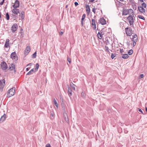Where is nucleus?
<instances>
[{
	"mask_svg": "<svg viewBox=\"0 0 147 147\" xmlns=\"http://www.w3.org/2000/svg\"><path fill=\"white\" fill-rule=\"evenodd\" d=\"M9 39H7L6 40L5 43H9Z\"/></svg>",
	"mask_w": 147,
	"mask_h": 147,
	"instance_id": "obj_43",
	"label": "nucleus"
},
{
	"mask_svg": "<svg viewBox=\"0 0 147 147\" xmlns=\"http://www.w3.org/2000/svg\"><path fill=\"white\" fill-rule=\"evenodd\" d=\"M100 23L102 25H104L106 24V21L105 19L103 18H100L99 20Z\"/></svg>",
	"mask_w": 147,
	"mask_h": 147,
	"instance_id": "obj_12",
	"label": "nucleus"
},
{
	"mask_svg": "<svg viewBox=\"0 0 147 147\" xmlns=\"http://www.w3.org/2000/svg\"><path fill=\"white\" fill-rule=\"evenodd\" d=\"M85 17H86L85 14H84L82 16V19H81L82 21L83 22L84 20L85 19Z\"/></svg>",
	"mask_w": 147,
	"mask_h": 147,
	"instance_id": "obj_30",
	"label": "nucleus"
},
{
	"mask_svg": "<svg viewBox=\"0 0 147 147\" xmlns=\"http://www.w3.org/2000/svg\"><path fill=\"white\" fill-rule=\"evenodd\" d=\"M36 52H34L32 55V57L33 58H36Z\"/></svg>",
	"mask_w": 147,
	"mask_h": 147,
	"instance_id": "obj_32",
	"label": "nucleus"
},
{
	"mask_svg": "<svg viewBox=\"0 0 147 147\" xmlns=\"http://www.w3.org/2000/svg\"><path fill=\"white\" fill-rule=\"evenodd\" d=\"M10 57L13 59H14L16 61L18 60V57L16 56V53L15 52H13L11 53Z\"/></svg>",
	"mask_w": 147,
	"mask_h": 147,
	"instance_id": "obj_7",
	"label": "nucleus"
},
{
	"mask_svg": "<svg viewBox=\"0 0 147 147\" xmlns=\"http://www.w3.org/2000/svg\"><path fill=\"white\" fill-rule=\"evenodd\" d=\"M30 67L29 68V67H28V68H26V71H29V69L30 68Z\"/></svg>",
	"mask_w": 147,
	"mask_h": 147,
	"instance_id": "obj_50",
	"label": "nucleus"
},
{
	"mask_svg": "<svg viewBox=\"0 0 147 147\" xmlns=\"http://www.w3.org/2000/svg\"><path fill=\"white\" fill-rule=\"evenodd\" d=\"M133 41V45L134 46H135L136 45V42H134V40H132Z\"/></svg>",
	"mask_w": 147,
	"mask_h": 147,
	"instance_id": "obj_46",
	"label": "nucleus"
},
{
	"mask_svg": "<svg viewBox=\"0 0 147 147\" xmlns=\"http://www.w3.org/2000/svg\"><path fill=\"white\" fill-rule=\"evenodd\" d=\"M32 63H29L27 65V66H31L32 65Z\"/></svg>",
	"mask_w": 147,
	"mask_h": 147,
	"instance_id": "obj_47",
	"label": "nucleus"
},
{
	"mask_svg": "<svg viewBox=\"0 0 147 147\" xmlns=\"http://www.w3.org/2000/svg\"><path fill=\"white\" fill-rule=\"evenodd\" d=\"M59 33L60 35H62L63 34V32L62 31H60V32Z\"/></svg>",
	"mask_w": 147,
	"mask_h": 147,
	"instance_id": "obj_48",
	"label": "nucleus"
},
{
	"mask_svg": "<svg viewBox=\"0 0 147 147\" xmlns=\"http://www.w3.org/2000/svg\"><path fill=\"white\" fill-rule=\"evenodd\" d=\"M74 5L75 6H77L78 5V3L77 2H75L74 3Z\"/></svg>",
	"mask_w": 147,
	"mask_h": 147,
	"instance_id": "obj_42",
	"label": "nucleus"
},
{
	"mask_svg": "<svg viewBox=\"0 0 147 147\" xmlns=\"http://www.w3.org/2000/svg\"><path fill=\"white\" fill-rule=\"evenodd\" d=\"M140 2H143V0H139Z\"/></svg>",
	"mask_w": 147,
	"mask_h": 147,
	"instance_id": "obj_57",
	"label": "nucleus"
},
{
	"mask_svg": "<svg viewBox=\"0 0 147 147\" xmlns=\"http://www.w3.org/2000/svg\"><path fill=\"white\" fill-rule=\"evenodd\" d=\"M129 1L131 3H133V1H132V0H129Z\"/></svg>",
	"mask_w": 147,
	"mask_h": 147,
	"instance_id": "obj_58",
	"label": "nucleus"
},
{
	"mask_svg": "<svg viewBox=\"0 0 147 147\" xmlns=\"http://www.w3.org/2000/svg\"><path fill=\"white\" fill-rule=\"evenodd\" d=\"M129 11H128V9H125V8H123L122 11L123 15H127L129 14Z\"/></svg>",
	"mask_w": 147,
	"mask_h": 147,
	"instance_id": "obj_13",
	"label": "nucleus"
},
{
	"mask_svg": "<svg viewBox=\"0 0 147 147\" xmlns=\"http://www.w3.org/2000/svg\"><path fill=\"white\" fill-rule=\"evenodd\" d=\"M54 104L55 105L56 107L58 108V103H57V102L56 100H55V99H54Z\"/></svg>",
	"mask_w": 147,
	"mask_h": 147,
	"instance_id": "obj_27",
	"label": "nucleus"
},
{
	"mask_svg": "<svg viewBox=\"0 0 147 147\" xmlns=\"http://www.w3.org/2000/svg\"><path fill=\"white\" fill-rule=\"evenodd\" d=\"M133 16L131 15H130L129 16H128L127 18V19L129 21V23L130 24V25L131 26L133 25L134 23L133 21Z\"/></svg>",
	"mask_w": 147,
	"mask_h": 147,
	"instance_id": "obj_5",
	"label": "nucleus"
},
{
	"mask_svg": "<svg viewBox=\"0 0 147 147\" xmlns=\"http://www.w3.org/2000/svg\"><path fill=\"white\" fill-rule=\"evenodd\" d=\"M86 11L88 13H89L90 12V7L88 5H86Z\"/></svg>",
	"mask_w": 147,
	"mask_h": 147,
	"instance_id": "obj_21",
	"label": "nucleus"
},
{
	"mask_svg": "<svg viewBox=\"0 0 147 147\" xmlns=\"http://www.w3.org/2000/svg\"><path fill=\"white\" fill-rule=\"evenodd\" d=\"M105 50L106 51V52H107L110 53L109 51V48L108 47H107V46H105Z\"/></svg>",
	"mask_w": 147,
	"mask_h": 147,
	"instance_id": "obj_34",
	"label": "nucleus"
},
{
	"mask_svg": "<svg viewBox=\"0 0 147 147\" xmlns=\"http://www.w3.org/2000/svg\"><path fill=\"white\" fill-rule=\"evenodd\" d=\"M24 11H22L21 13V14H20V15L21 16V18L22 20L24 19Z\"/></svg>",
	"mask_w": 147,
	"mask_h": 147,
	"instance_id": "obj_25",
	"label": "nucleus"
},
{
	"mask_svg": "<svg viewBox=\"0 0 147 147\" xmlns=\"http://www.w3.org/2000/svg\"><path fill=\"white\" fill-rule=\"evenodd\" d=\"M115 57V54H114L113 53H111V58L112 59H113Z\"/></svg>",
	"mask_w": 147,
	"mask_h": 147,
	"instance_id": "obj_36",
	"label": "nucleus"
},
{
	"mask_svg": "<svg viewBox=\"0 0 147 147\" xmlns=\"http://www.w3.org/2000/svg\"><path fill=\"white\" fill-rule=\"evenodd\" d=\"M39 64L38 63H37L36 64L35 67H36L35 69H34V72H36L38 71V70L39 68Z\"/></svg>",
	"mask_w": 147,
	"mask_h": 147,
	"instance_id": "obj_23",
	"label": "nucleus"
},
{
	"mask_svg": "<svg viewBox=\"0 0 147 147\" xmlns=\"http://www.w3.org/2000/svg\"><path fill=\"white\" fill-rule=\"evenodd\" d=\"M119 0L121 1H124V0Z\"/></svg>",
	"mask_w": 147,
	"mask_h": 147,
	"instance_id": "obj_60",
	"label": "nucleus"
},
{
	"mask_svg": "<svg viewBox=\"0 0 147 147\" xmlns=\"http://www.w3.org/2000/svg\"><path fill=\"white\" fill-rule=\"evenodd\" d=\"M95 0H90L89 1L91 2H93Z\"/></svg>",
	"mask_w": 147,
	"mask_h": 147,
	"instance_id": "obj_53",
	"label": "nucleus"
},
{
	"mask_svg": "<svg viewBox=\"0 0 147 147\" xmlns=\"http://www.w3.org/2000/svg\"><path fill=\"white\" fill-rule=\"evenodd\" d=\"M67 64L68 65H69L68 63H67Z\"/></svg>",
	"mask_w": 147,
	"mask_h": 147,
	"instance_id": "obj_64",
	"label": "nucleus"
},
{
	"mask_svg": "<svg viewBox=\"0 0 147 147\" xmlns=\"http://www.w3.org/2000/svg\"><path fill=\"white\" fill-rule=\"evenodd\" d=\"M67 6H68L67 5H66L65 7V8H67Z\"/></svg>",
	"mask_w": 147,
	"mask_h": 147,
	"instance_id": "obj_61",
	"label": "nucleus"
},
{
	"mask_svg": "<svg viewBox=\"0 0 147 147\" xmlns=\"http://www.w3.org/2000/svg\"><path fill=\"white\" fill-rule=\"evenodd\" d=\"M92 25L94 29L95 30L96 29V25L95 21L94 19H92Z\"/></svg>",
	"mask_w": 147,
	"mask_h": 147,
	"instance_id": "obj_16",
	"label": "nucleus"
},
{
	"mask_svg": "<svg viewBox=\"0 0 147 147\" xmlns=\"http://www.w3.org/2000/svg\"><path fill=\"white\" fill-rule=\"evenodd\" d=\"M124 131L125 134H127L128 132V131L127 130V129H124Z\"/></svg>",
	"mask_w": 147,
	"mask_h": 147,
	"instance_id": "obj_39",
	"label": "nucleus"
},
{
	"mask_svg": "<svg viewBox=\"0 0 147 147\" xmlns=\"http://www.w3.org/2000/svg\"><path fill=\"white\" fill-rule=\"evenodd\" d=\"M21 33L22 34V30H21Z\"/></svg>",
	"mask_w": 147,
	"mask_h": 147,
	"instance_id": "obj_63",
	"label": "nucleus"
},
{
	"mask_svg": "<svg viewBox=\"0 0 147 147\" xmlns=\"http://www.w3.org/2000/svg\"><path fill=\"white\" fill-rule=\"evenodd\" d=\"M142 7H144V8H146V4L145 3H143L142 4Z\"/></svg>",
	"mask_w": 147,
	"mask_h": 147,
	"instance_id": "obj_33",
	"label": "nucleus"
},
{
	"mask_svg": "<svg viewBox=\"0 0 147 147\" xmlns=\"http://www.w3.org/2000/svg\"><path fill=\"white\" fill-rule=\"evenodd\" d=\"M67 61H68L69 64L71 63V60L68 57L67 58Z\"/></svg>",
	"mask_w": 147,
	"mask_h": 147,
	"instance_id": "obj_37",
	"label": "nucleus"
},
{
	"mask_svg": "<svg viewBox=\"0 0 147 147\" xmlns=\"http://www.w3.org/2000/svg\"><path fill=\"white\" fill-rule=\"evenodd\" d=\"M9 43H5V44L4 47L5 48H8V47H9Z\"/></svg>",
	"mask_w": 147,
	"mask_h": 147,
	"instance_id": "obj_35",
	"label": "nucleus"
},
{
	"mask_svg": "<svg viewBox=\"0 0 147 147\" xmlns=\"http://www.w3.org/2000/svg\"><path fill=\"white\" fill-rule=\"evenodd\" d=\"M6 18L7 20H9V16L8 13H7L6 15Z\"/></svg>",
	"mask_w": 147,
	"mask_h": 147,
	"instance_id": "obj_29",
	"label": "nucleus"
},
{
	"mask_svg": "<svg viewBox=\"0 0 147 147\" xmlns=\"http://www.w3.org/2000/svg\"><path fill=\"white\" fill-rule=\"evenodd\" d=\"M5 84V80L4 79L2 80V81L0 80V91L2 92L3 90Z\"/></svg>",
	"mask_w": 147,
	"mask_h": 147,
	"instance_id": "obj_3",
	"label": "nucleus"
},
{
	"mask_svg": "<svg viewBox=\"0 0 147 147\" xmlns=\"http://www.w3.org/2000/svg\"><path fill=\"white\" fill-rule=\"evenodd\" d=\"M4 0H3L0 3V5H2L4 3Z\"/></svg>",
	"mask_w": 147,
	"mask_h": 147,
	"instance_id": "obj_45",
	"label": "nucleus"
},
{
	"mask_svg": "<svg viewBox=\"0 0 147 147\" xmlns=\"http://www.w3.org/2000/svg\"><path fill=\"white\" fill-rule=\"evenodd\" d=\"M144 74H140V76H139V78L141 79L143 78L144 77Z\"/></svg>",
	"mask_w": 147,
	"mask_h": 147,
	"instance_id": "obj_38",
	"label": "nucleus"
},
{
	"mask_svg": "<svg viewBox=\"0 0 147 147\" xmlns=\"http://www.w3.org/2000/svg\"><path fill=\"white\" fill-rule=\"evenodd\" d=\"M100 32L102 35H104V32L102 30L100 31Z\"/></svg>",
	"mask_w": 147,
	"mask_h": 147,
	"instance_id": "obj_41",
	"label": "nucleus"
},
{
	"mask_svg": "<svg viewBox=\"0 0 147 147\" xmlns=\"http://www.w3.org/2000/svg\"><path fill=\"white\" fill-rule=\"evenodd\" d=\"M81 25H82V26H83V22H82V21H81Z\"/></svg>",
	"mask_w": 147,
	"mask_h": 147,
	"instance_id": "obj_55",
	"label": "nucleus"
},
{
	"mask_svg": "<svg viewBox=\"0 0 147 147\" xmlns=\"http://www.w3.org/2000/svg\"><path fill=\"white\" fill-rule=\"evenodd\" d=\"M9 69L10 70H14V71L16 72L15 65L13 64H11L9 66Z\"/></svg>",
	"mask_w": 147,
	"mask_h": 147,
	"instance_id": "obj_15",
	"label": "nucleus"
},
{
	"mask_svg": "<svg viewBox=\"0 0 147 147\" xmlns=\"http://www.w3.org/2000/svg\"><path fill=\"white\" fill-rule=\"evenodd\" d=\"M18 28V25L16 24H14L12 26L11 30L12 32H15L17 30Z\"/></svg>",
	"mask_w": 147,
	"mask_h": 147,
	"instance_id": "obj_4",
	"label": "nucleus"
},
{
	"mask_svg": "<svg viewBox=\"0 0 147 147\" xmlns=\"http://www.w3.org/2000/svg\"><path fill=\"white\" fill-rule=\"evenodd\" d=\"M120 53H122L123 52V49H120Z\"/></svg>",
	"mask_w": 147,
	"mask_h": 147,
	"instance_id": "obj_49",
	"label": "nucleus"
},
{
	"mask_svg": "<svg viewBox=\"0 0 147 147\" xmlns=\"http://www.w3.org/2000/svg\"><path fill=\"white\" fill-rule=\"evenodd\" d=\"M125 32L127 36H130L132 34V30L131 28L127 27L125 28Z\"/></svg>",
	"mask_w": 147,
	"mask_h": 147,
	"instance_id": "obj_2",
	"label": "nucleus"
},
{
	"mask_svg": "<svg viewBox=\"0 0 147 147\" xmlns=\"http://www.w3.org/2000/svg\"><path fill=\"white\" fill-rule=\"evenodd\" d=\"M1 67L3 70H4L7 69V66L5 62L2 61L1 64Z\"/></svg>",
	"mask_w": 147,
	"mask_h": 147,
	"instance_id": "obj_6",
	"label": "nucleus"
},
{
	"mask_svg": "<svg viewBox=\"0 0 147 147\" xmlns=\"http://www.w3.org/2000/svg\"><path fill=\"white\" fill-rule=\"evenodd\" d=\"M70 86L73 90H75V85L72 83L70 84Z\"/></svg>",
	"mask_w": 147,
	"mask_h": 147,
	"instance_id": "obj_24",
	"label": "nucleus"
},
{
	"mask_svg": "<svg viewBox=\"0 0 147 147\" xmlns=\"http://www.w3.org/2000/svg\"><path fill=\"white\" fill-rule=\"evenodd\" d=\"M13 18H16V15H13Z\"/></svg>",
	"mask_w": 147,
	"mask_h": 147,
	"instance_id": "obj_54",
	"label": "nucleus"
},
{
	"mask_svg": "<svg viewBox=\"0 0 147 147\" xmlns=\"http://www.w3.org/2000/svg\"><path fill=\"white\" fill-rule=\"evenodd\" d=\"M20 3L18 0H16L12 6L14 8H17L19 7Z\"/></svg>",
	"mask_w": 147,
	"mask_h": 147,
	"instance_id": "obj_9",
	"label": "nucleus"
},
{
	"mask_svg": "<svg viewBox=\"0 0 147 147\" xmlns=\"http://www.w3.org/2000/svg\"><path fill=\"white\" fill-rule=\"evenodd\" d=\"M96 10V8L95 7H93L92 8V11L95 13V10Z\"/></svg>",
	"mask_w": 147,
	"mask_h": 147,
	"instance_id": "obj_40",
	"label": "nucleus"
},
{
	"mask_svg": "<svg viewBox=\"0 0 147 147\" xmlns=\"http://www.w3.org/2000/svg\"><path fill=\"white\" fill-rule=\"evenodd\" d=\"M6 115L4 114L3 115H2L0 119V122H2L4 121L6 118Z\"/></svg>",
	"mask_w": 147,
	"mask_h": 147,
	"instance_id": "obj_17",
	"label": "nucleus"
},
{
	"mask_svg": "<svg viewBox=\"0 0 147 147\" xmlns=\"http://www.w3.org/2000/svg\"><path fill=\"white\" fill-rule=\"evenodd\" d=\"M132 40H134V41L137 42L138 40L137 35L136 34H135L134 36H133V37L131 39Z\"/></svg>",
	"mask_w": 147,
	"mask_h": 147,
	"instance_id": "obj_18",
	"label": "nucleus"
},
{
	"mask_svg": "<svg viewBox=\"0 0 147 147\" xmlns=\"http://www.w3.org/2000/svg\"><path fill=\"white\" fill-rule=\"evenodd\" d=\"M1 18V13H0V18Z\"/></svg>",
	"mask_w": 147,
	"mask_h": 147,
	"instance_id": "obj_62",
	"label": "nucleus"
},
{
	"mask_svg": "<svg viewBox=\"0 0 147 147\" xmlns=\"http://www.w3.org/2000/svg\"><path fill=\"white\" fill-rule=\"evenodd\" d=\"M30 47L27 46L24 50V54L25 55H27L30 52Z\"/></svg>",
	"mask_w": 147,
	"mask_h": 147,
	"instance_id": "obj_10",
	"label": "nucleus"
},
{
	"mask_svg": "<svg viewBox=\"0 0 147 147\" xmlns=\"http://www.w3.org/2000/svg\"><path fill=\"white\" fill-rule=\"evenodd\" d=\"M128 11H129V14H130V15H131L134 16V12L133 9H128Z\"/></svg>",
	"mask_w": 147,
	"mask_h": 147,
	"instance_id": "obj_19",
	"label": "nucleus"
},
{
	"mask_svg": "<svg viewBox=\"0 0 147 147\" xmlns=\"http://www.w3.org/2000/svg\"><path fill=\"white\" fill-rule=\"evenodd\" d=\"M133 53V50L132 49H131L129 51H128V53L129 55H131Z\"/></svg>",
	"mask_w": 147,
	"mask_h": 147,
	"instance_id": "obj_28",
	"label": "nucleus"
},
{
	"mask_svg": "<svg viewBox=\"0 0 147 147\" xmlns=\"http://www.w3.org/2000/svg\"><path fill=\"white\" fill-rule=\"evenodd\" d=\"M146 109V111H147V107H146V109Z\"/></svg>",
	"mask_w": 147,
	"mask_h": 147,
	"instance_id": "obj_59",
	"label": "nucleus"
},
{
	"mask_svg": "<svg viewBox=\"0 0 147 147\" xmlns=\"http://www.w3.org/2000/svg\"><path fill=\"white\" fill-rule=\"evenodd\" d=\"M54 115V113H51V116H52V117H53Z\"/></svg>",
	"mask_w": 147,
	"mask_h": 147,
	"instance_id": "obj_52",
	"label": "nucleus"
},
{
	"mask_svg": "<svg viewBox=\"0 0 147 147\" xmlns=\"http://www.w3.org/2000/svg\"><path fill=\"white\" fill-rule=\"evenodd\" d=\"M121 57L124 59H127L129 57V56L127 54H123L122 56Z\"/></svg>",
	"mask_w": 147,
	"mask_h": 147,
	"instance_id": "obj_22",
	"label": "nucleus"
},
{
	"mask_svg": "<svg viewBox=\"0 0 147 147\" xmlns=\"http://www.w3.org/2000/svg\"><path fill=\"white\" fill-rule=\"evenodd\" d=\"M15 88L13 87L9 90L7 93V96L10 97L13 96L15 93Z\"/></svg>",
	"mask_w": 147,
	"mask_h": 147,
	"instance_id": "obj_1",
	"label": "nucleus"
},
{
	"mask_svg": "<svg viewBox=\"0 0 147 147\" xmlns=\"http://www.w3.org/2000/svg\"><path fill=\"white\" fill-rule=\"evenodd\" d=\"M138 9L139 11L141 13H145V9L144 8L142 7V6H140V7H138Z\"/></svg>",
	"mask_w": 147,
	"mask_h": 147,
	"instance_id": "obj_14",
	"label": "nucleus"
},
{
	"mask_svg": "<svg viewBox=\"0 0 147 147\" xmlns=\"http://www.w3.org/2000/svg\"><path fill=\"white\" fill-rule=\"evenodd\" d=\"M118 5L119 6H120V4H121V3L119 1H118Z\"/></svg>",
	"mask_w": 147,
	"mask_h": 147,
	"instance_id": "obj_56",
	"label": "nucleus"
},
{
	"mask_svg": "<svg viewBox=\"0 0 147 147\" xmlns=\"http://www.w3.org/2000/svg\"><path fill=\"white\" fill-rule=\"evenodd\" d=\"M138 18L140 19H141L143 20H145V18L143 16H138Z\"/></svg>",
	"mask_w": 147,
	"mask_h": 147,
	"instance_id": "obj_31",
	"label": "nucleus"
},
{
	"mask_svg": "<svg viewBox=\"0 0 147 147\" xmlns=\"http://www.w3.org/2000/svg\"><path fill=\"white\" fill-rule=\"evenodd\" d=\"M97 36H98V38L99 39H102V35L101 34L100 32H98L97 34Z\"/></svg>",
	"mask_w": 147,
	"mask_h": 147,
	"instance_id": "obj_26",
	"label": "nucleus"
},
{
	"mask_svg": "<svg viewBox=\"0 0 147 147\" xmlns=\"http://www.w3.org/2000/svg\"><path fill=\"white\" fill-rule=\"evenodd\" d=\"M138 111L140 112H141L142 113H143L142 111V110L141 109H139Z\"/></svg>",
	"mask_w": 147,
	"mask_h": 147,
	"instance_id": "obj_51",
	"label": "nucleus"
},
{
	"mask_svg": "<svg viewBox=\"0 0 147 147\" xmlns=\"http://www.w3.org/2000/svg\"><path fill=\"white\" fill-rule=\"evenodd\" d=\"M34 69L33 68L30 71H29L26 74V75H31L34 72Z\"/></svg>",
	"mask_w": 147,
	"mask_h": 147,
	"instance_id": "obj_20",
	"label": "nucleus"
},
{
	"mask_svg": "<svg viewBox=\"0 0 147 147\" xmlns=\"http://www.w3.org/2000/svg\"><path fill=\"white\" fill-rule=\"evenodd\" d=\"M19 9H16V8H14L12 10V12L14 14L18 15V13L19 14V15H20V13H19Z\"/></svg>",
	"mask_w": 147,
	"mask_h": 147,
	"instance_id": "obj_8",
	"label": "nucleus"
},
{
	"mask_svg": "<svg viewBox=\"0 0 147 147\" xmlns=\"http://www.w3.org/2000/svg\"><path fill=\"white\" fill-rule=\"evenodd\" d=\"M46 147H50L51 146L49 144H47L46 146Z\"/></svg>",
	"mask_w": 147,
	"mask_h": 147,
	"instance_id": "obj_44",
	"label": "nucleus"
},
{
	"mask_svg": "<svg viewBox=\"0 0 147 147\" xmlns=\"http://www.w3.org/2000/svg\"><path fill=\"white\" fill-rule=\"evenodd\" d=\"M68 93L69 96L70 97L72 95V90L69 86H68Z\"/></svg>",
	"mask_w": 147,
	"mask_h": 147,
	"instance_id": "obj_11",
	"label": "nucleus"
}]
</instances>
